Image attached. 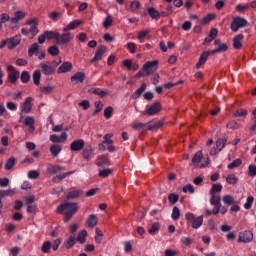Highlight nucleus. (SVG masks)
Returning a JSON list of instances; mask_svg holds the SVG:
<instances>
[{
  "label": "nucleus",
  "mask_w": 256,
  "mask_h": 256,
  "mask_svg": "<svg viewBox=\"0 0 256 256\" xmlns=\"http://www.w3.org/2000/svg\"><path fill=\"white\" fill-rule=\"evenodd\" d=\"M78 209H79V206L77 205V203L65 202L63 204H60L57 207L56 211H57V213H63V215H65L64 223H67V222H69V220H71L74 213H77Z\"/></svg>",
  "instance_id": "obj_1"
},
{
  "label": "nucleus",
  "mask_w": 256,
  "mask_h": 256,
  "mask_svg": "<svg viewBox=\"0 0 256 256\" xmlns=\"http://www.w3.org/2000/svg\"><path fill=\"white\" fill-rule=\"evenodd\" d=\"M223 191V185L221 184H213L212 188L210 189V205H217L219 204V200H221V196L217 193H221Z\"/></svg>",
  "instance_id": "obj_2"
},
{
  "label": "nucleus",
  "mask_w": 256,
  "mask_h": 256,
  "mask_svg": "<svg viewBox=\"0 0 256 256\" xmlns=\"http://www.w3.org/2000/svg\"><path fill=\"white\" fill-rule=\"evenodd\" d=\"M57 37H59V32L55 30H46L42 34L38 36L39 45H43L45 41H51V39H55L57 41Z\"/></svg>",
  "instance_id": "obj_3"
},
{
  "label": "nucleus",
  "mask_w": 256,
  "mask_h": 256,
  "mask_svg": "<svg viewBox=\"0 0 256 256\" xmlns=\"http://www.w3.org/2000/svg\"><path fill=\"white\" fill-rule=\"evenodd\" d=\"M247 19L236 16L232 19V22L230 24V29L233 31V33H237L239 29H243V27H247Z\"/></svg>",
  "instance_id": "obj_4"
},
{
  "label": "nucleus",
  "mask_w": 256,
  "mask_h": 256,
  "mask_svg": "<svg viewBox=\"0 0 256 256\" xmlns=\"http://www.w3.org/2000/svg\"><path fill=\"white\" fill-rule=\"evenodd\" d=\"M185 218L188 223H192V229H199V227L203 225V215L195 218V214L188 212L186 213Z\"/></svg>",
  "instance_id": "obj_5"
},
{
  "label": "nucleus",
  "mask_w": 256,
  "mask_h": 256,
  "mask_svg": "<svg viewBox=\"0 0 256 256\" xmlns=\"http://www.w3.org/2000/svg\"><path fill=\"white\" fill-rule=\"evenodd\" d=\"M38 67V71H40L42 75H46L47 77L55 75V67L51 65V62H41Z\"/></svg>",
  "instance_id": "obj_6"
},
{
  "label": "nucleus",
  "mask_w": 256,
  "mask_h": 256,
  "mask_svg": "<svg viewBox=\"0 0 256 256\" xmlns=\"http://www.w3.org/2000/svg\"><path fill=\"white\" fill-rule=\"evenodd\" d=\"M161 109V104L159 102H155L152 105H146L145 111H142L141 115H149V117H152L153 115H157Z\"/></svg>",
  "instance_id": "obj_7"
},
{
  "label": "nucleus",
  "mask_w": 256,
  "mask_h": 256,
  "mask_svg": "<svg viewBox=\"0 0 256 256\" xmlns=\"http://www.w3.org/2000/svg\"><path fill=\"white\" fill-rule=\"evenodd\" d=\"M238 243H251L253 241V231L244 230L238 234Z\"/></svg>",
  "instance_id": "obj_8"
},
{
  "label": "nucleus",
  "mask_w": 256,
  "mask_h": 256,
  "mask_svg": "<svg viewBox=\"0 0 256 256\" xmlns=\"http://www.w3.org/2000/svg\"><path fill=\"white\" fill-rule=\"evenodd\" d=\"M73 41V35L71 32H66L60 34L58 32V37L56 38V45H67V43H71Z\"/></svg>",
  "instance_id": "obj_9"
},
{
  "label": "nucleus",
  "mask_w": 256,
  "mask_h": 256,
  "mask_svg": "<svg viewBox=\"0 0 256 256\" xmlns=\"http://www.w3.org/2000/svg\"><path fill=\"white\" fill-rule=\"evenodd\" d=\"M214 45L216 48L214 50H210L211 55H217L218 53H225L229 46L225 43H221V39H216L214 41Z\"/></svg>",
  "instance_id": "obj_10"
},
{
  "label": "nucleus",
  "mask_w": 256,
  "mask_h": 256,
  "mask_svg": "<svg viewBox=\"0 0 256 256\" xmlns=\"http://www.w3.org/2000/svg\"><path fill=\"white\" fill-rule=\"evenodd\" d=\"M157 65H159V61H148L143 65V71L146 73V75H151L152 73H155L157 71Z\"/></svg>",
  "instance_id": "obj_11"
},
{
  "label": "nucleus",
  "mask_w": 256,
  "mask_h": 256,
  "mask_svg": "<svg viewBox=\"0 0 256 256\" xmlns=\"http://www.w3.org/2000/svg\"><path fill=\"white\" fill-rule=\"evenodd\" d=\"M20 109L22 113H31V111H33V97H27L21 104Z\"/></svg>",
  "instance_id": "obj_12"
},
{
  "label": "nucleus",
  "mask_w": 256,
  "mask_h": 256,
  "mask_svg": "<svg viewBox=\"0 0 256 256\" xmlns=\"http://www.w3.org/2000/svg\"><path fill=\"white\" fill-rule=\"evenodd\" d=\"M7 71L9 72L8 81L10 83H16L17 79H19V71H17V69H15V66L13 65H8Z\"/></svg>",
  "instance_id": "obj_13"
},
{
  "label": "nucleus",
  "mask_w": 256,
  "mask_h": 256,
  "mask_svg": "<svg viewBox=\"0 0 256 256\" xmlns=\"http://www.w3.org/2000/svg\"><path fill=\"white\" fill-rule=\"evenodd\" d=\"M25 17H27L25 11H16L14 12V15L10 17L9 21L12 25H17V23H21Z\"/></svg>",
  "instance_id": "obj_14"
},
{
  "label": "nucleus",
  "mask_w": 256,
  "mask_h": 256,
  "mask_svg": "<svg viewBox=\"0 0 256 256\" xmlns=\"http://www.w3.org/2000/svg\"><path fill=\"white\" fill-rule=\"evenodd\" d=\"M22 123L25 125V127H28L29 133H35V117L26 116Z\"/></svg>",
  "instance_id": "obj_15"
},
{
  "label": "nucleus",
  "mask_w": 256,
  "mask_h": 256,
  "mask_svg": "<svg viewBox=\"0 0 256 256\" xmlns=\"http://www.w3.org/2000/svg\"><path fill=\"white\" fill-rule=\"evenodd\" d=\"M84 147H85V140L83 139L74 140L70 144V151H73V152L83 151Z\"/></svg>",
  "instance_id": "obj_16"
},
{
  "label": "nucleus",
  "mask_w": 256,
  "mask_h": 256,
  "mask_svg": "<svg viewBox=\"0 0 256 256\" xmlns=\"http://www.w3.org/2000/svg\"><path fill=\"white\" fill-rule=\"evenodd\" d=\"M105 51H107L106 46H99L94 54V57L90 60V63H95V61H101V59H103V55H105Z\"/></svg>",
  "instance_id": "obj_17"
},
{
  "label": "nucleus",
  "mask_w": 256,
  "mask_h": 256,
  "mask_svg": "<svg viewBox=\"0 0 256 256\" xmlns=\"http://www.w3.org/2000/svg\"><path fill=\"white\" fill-rule=\"evenodd\" d=\"M71 71H73V64L69 61L62 63L57 69L59 75L63 73H71Z\"/></svg>",
  "instance_id": "obj_18"
},
{
  "label": "nucleus",
  "mask_w": 256,
  "mask_h": 256,
  "mask_svg": "<svg viewBox=\"0 0 256 256\" xmlns=\"http://www.w3.org/2000/svg\"><path fill=\"white\" fill-rule=\"evenodd\" d=\"M209 55H213L211 54V51H204L201 53L199 60L196 63V69H201V66L207 63V59H209Z\"/></svg>",
  "instance_id": "obj_19"
},
{
  "label": "nucleus",
  "mask_w": 256,
  "mask_h": 256,
  "mask_svg": "<svg viewBox=\"0 0 256 256\" xmlns=\"http://www.w3.org/2000/svg\"><path fill=\"white\" fill-rule=\"evenodd\" d=\"M51 143H65L67 141V133L63 132L60 136L57 134L50 135Z\"/></svg>",
  "instance_id": "obj_20"
},
{
  "label": "nucleus",
  "mask_w": 256,
  "mask_h": 256,
  "mask_svg": "<svg viewBox=\"0 0 256 256\" xmlns=\"http://www.w3.org/2000/svg\"><path fill=\"white\" fill-rule=\"evenodd\" d=\"M214 206L212 213L213 215H217L221 213L222 215H225L227 213V208L221 204V199L219 200L218 204H211Z\"/></svg>",
  "instance_id": "obj_21"
},
{
  "label": "nucleus",
  "mask_w": 256,
  "mask_h": 256,
  "mask_svg": "<svg viewBox=\"0 0 256 256\" xmlns=\"http://www.w3.org/2000/svg\"><path fill=\"white\" fill-rule=\"evenodd\" d=\"M8 44L7 47L8 49H15V47L19 46V44L21 43V36L16 35L10 39H7Z\"/></svg>",
  "instance_id": "obj_22"
},
{
  "label": "nucleus",
  "mask_w": 256,
  "mask_h": 256,
  "mask_svg": "<svg viewBox=\"0 0 256 256\" xmlns=\"http://www.w3.org/2000/svg\"><path fill=\"white\" fill-rule=\"evenodd\" d=\"M99 222V219L97 218V215L92 214L89 215L88 218L86 219V227L89 229H93V227L97 226V223Z\"/></svg>",
  "instance_id": "obj_23"
},
{
  "label": "nucleus",
  "mask_w": 256,
  "mask_h": 256,
  "mask_svg": "<svg viewBox=\"0 0 256 256\" xmlns=\"http://www.w3.org/2000/svg\"><path fill=\"white\" fill-rule=\"evenodd\" d=\"M163 127V121H158V122H147L146 123V131H157V129H161Z\"/></svg>",
  "instance_id": "obj_24"
},
{
  "label": "nucleus",
  "mask_w": 256,
  "mask_h": 256,
  "mask_svg": "<svg viewBox=\"0 0 256 256\" xmlns=\"http://www.w3.org/2000/svg\"><path fill=\"white\" fill-rule=\"evenodd\" d=\"M70 81L72 83H83V81H85V73L76 72L74 75L70 77Z\"/></svg>",
  "instance_id": "obj_25"
},
{
  "label": "nucleus",
  "mask_w": 256,
  "mask_h": 256,
  "mask_svg": "<svg viewBox=\"0 0 256 256\" xmlns=\"http://www.w3.org/2000/svg\"><path fill=\"white\" fill-rule=\"evenodd\" d=\"M243 39H245V36H243V34H238L233 38L234 49H241V47H243V44H241Z\"/></svg>",
  "instance_id": "obj_26"
},
{
  "label": "nucleus",
  "mask_w": 256,
  "mask_h": 256,
  "mask_svg": "<svg viewBox=\"0 0 256 256\" xmlns=\"http://www.w3.org/2000/svg\"><path fill=\"white\" fill-rule=\"evenodd\" d=\"M132 129H134V131H140V133H143V131H147V123L136 121L132 123Z\"/></svg>",
  "instance_id": "obj_27"
},
{
  "label": "nucleus",
  "mask_w": 256,
  "mask_h": 256,
  "mask_svg": "<svg viewBox=\"0 0 256 256\" xmlns=\"http://www.w3.org/2000/svg\"><path fill=\"white\" fill-rule=\"evenodd\" d=\"M81 25V21L79 20H73L70 22L66 27L63 28L64 33H67V31H73V29H77Z\"/></svg>",
  "instance_id": "obj_28"
},
{
  "label": "nucleus",
  "mask_w": 256,
  "mask_h": 256,
  "mask_svg": "<svg viewBox=\"0 0 256 256\" xmlns=\"http://www.w3.org/2000/svg\"><path fill=\"white\" fill-rule=\"evenodd\" d=\"M82 157L86 161H91V158L93 157V147L89 146L85 148L82 152Z\"/></svg>",
  "instance_id": "obj_29"
},
{
  "label": "nucleus",
  "mask_w": 256,
  "mask_h": 256,
  "mask_svg": "<svg viewBox=\"0 0 256 256\" xmlns=\"http://www.w3.org/2000/svg\"><path fill=\"white\" fill-rule=\"evenodd\" d=\"M61 151H62V148H61V145L59 144H54L50 146V153L52 157H59V153H61Z\"/></svg>",
  "instance_id": "obj_30"
},
{
  "label": "nucleus",
  "mask_w": 256,
  "mask_h": 256,
  "mask_svg": "<svg viewBox=\"0 0 256 256\" xmlns=\"http://www.w3.org/2000/svg\"><path fill=\"white\" fill-rule=\"evenodd\" d=\"M34 55H39V44L34 43L28 48V56L33 57Z\"/></svg>",
  "instance_id": "obj_31"
},
{
  "label": "nucleus",
  "mask_w": 256,
  "mask_h": 256,
  "mask_svg": "<svg viewBox=\"0 0 256 256\" xmlns=\"http://www.w3.org/2000/svg\"><path fill=\"white\" fill-rule=\"evenodd\" d=\"M145 89H147V84L142 83L141 86L132 94V99H139Z\"/></svg>",
  "instance_id": "obj_32"
},
{
  "label": "nucleus",
  "mask_w": 256,
  "mask_h": 256,
  "mask_svg": "<svg viewBox=\"0 0 256 256\" xmlns=\"http://www.w3.org/2000/svg\"><path fill=\"white\" fill-rule=\"evenodd\" d=\"M226 183H228V185H237L239 183V177L235 174H229L226 177Z\"/></svg>",
  "instance_id": "obj_33"
},
{
  "label": "nucleus",
  "mask_w": 256,
  "mask_h": 256,
  "mask_svg": "<svg viewBox=\"0 0 256 256\" xmlns=\"http://www.w3.org/2000/svg\"><path fill=\"white\" fill-rule=\"evenodd\" d=\"M76 238L75 236H69L65 241H64V247L66 249H71L75 243H76Z\"/></svg>",
  "instance_id": "obj_34"
},
{
  "label": "nucleus",
  "mask_w": 256,
  "mask_h": 256,
  "mask_svg": "<svg viewBox=\"0 0 256 256\" xmlns=\"http://www.w3.org/2000/svg\"><path fill=\"white\" fill-rule=\"evenodd\" d=\"M148 15L151 17V19H156V21L161 17V13L157 11L154 7L148 8Z\"/></svg>",
  "instance_id": "obj_35"
},
{
  "label": "nucleus",
  "mask_w": 256,
  "mask_h": 256,
  "mask_svg": "<svg viewBox=\"0 0 256 256\" xmlns=\"http://www.w3.org/2000/svg\"><path fill=\"white\" fill-rule=\"evenodd\" d=\"M202 159H203V152L202 151L196 152L192 158V165H199Z\"/></svg>",
  "instance_id": "obj_36"
},
{
  "label": "nucleus",
  "mask_w": 256,
  "mask_h": 256,
  "mask_svg": "<svg viewBox=\"0 0 256 256\" xmlns=\"http://www.w3.org/2000/svg\"><path fill=\"white\" fill-rule=\"evenodd\" d=\"M32 80L34 85H39L41 83V71L35 70L32 74Z\"/></svg>",
  "instance_id": "obj_37"
},
{
  "label": "nucleus",
  "mask_w": 256,
  "mask_h": 256,
  "mask_svg": "<svg viewBox=\"0 0 256 256\" xmlns=\"http://www.w3.org/2000/svg\"><path fill=\"white\" fill-rule=\"evenodd\" d=\"M65 167H61L59 165H52L48 167L47 172L51 173V175H55V173H59V171H63Z\"/></svg>",
  "instance_id": "obj_38"
},
{
  "label": "nucleus",
  "mask_w": 256,
  "mask_h": 256,
  "mask_svg": "<svg viewBox=\"0 0 256 256\" xmlns=\"http://www.w3.org/2000/svg\"><path fill=\"white\" fill-rule=\"evenodd\" d=\"M76 241H78V243H85V241H87V230H82L79 232Z\"/></svg>",
  "instance_id": "obj_39"
},
{
  "label": "nucleus",
  "mask_w": 256,
  "mask_h": 256,
  "mask_svg": "<svg viewBox=\"0 0 256 256\" xmlns=\"http://www.w3.org/2000/svg\"><path fill=\"white\" fill-rule=\"evenodd\" d=\"M97 165L98 167H103V165H109V158L105 155H101L97 159Z\"/></svg>",
  "instance_id": "obj_40"
},
{
  "label": "nucleus",
  "mask_w": 256,
  "mask_h": 256,
  "mask_svg": "<svg viewBox=\"0 0 256 256\" xmlns=\"http://www.w3.org/2000/svg\"><path fill=\"white\" fill-rule=\"evenodd\" d=\"M225 145H227V138H220L216 141V149L218 151H223Z\"/></svg>",
  "instance_id": "obj_41"
},
{
  "label": "nucleus",
  "mask_w": 256,
  "mask_h": 256,
  "mask_svg": "<svg viewBox=\"0 0 256 256\" xmlns=\"http://www.w3.org/2000/svg\"><path fill=\"white\" fill-rule=\"evenodd\" d=\"M12 195H15V189L0 190V199H3V197H12Z\"/></svg>",
  "instance_id": "obj_42"
},
{
  "label": "nucleus",
  "mask_w": 256,
  "mask_h": 256,
  "mask_svg": "<svg viewBox=\"0 0 256 256\" xmlns=\"http://www.w3.org/2000/svg\"><path fill=\"white\" fill-rule=\"evenodd\" d=\"M82 193H83V191H81V190L70 191L67 194V199H77V197H80Z\"/></svg>",
  "instance_id": "obj_43"
},
{
  "label": "nucleus",
  "mask_w": 256,
  "mask_h": 256,
  "mask_svg": "<svg viewBox=\"0 0 256 256\" xmlns=\"http://www.w3.org/2000/svg\"><path fill=\"white\" fill-rule=\"evenodd\" d=\"M171 217L173 221H177L181 217V211L177 206L173 207Z\"/></svg>",
  "instance_id": "obj_44"
},
{
  "label": "nucleus",
  "mask_w": 256,
  "mask_h": 256,
  "mask_svg": "<svg viewBox=\"0 0 256 256\" xmlns=\"http://www.w3.org/2000/svg\"><path fill=\"white\" fill-rule=\"evenodd\" d=\"M30 39H33L34 37H37L39 34V28L37 26H31L28 30Z\"/></svg>",
  "instance_id": "obj_45"
},
{
  "label": "nucleus",
  "mask_w": 256,
  "mask_h": 256,
  "mask_svg": "<svg viewBox=\"0 0 256 256\" xmlns=\"http://www.w3.org/2000/svg\"><path fill=\"white\" fill-rule=\"evenodd\" d=\"M111 25H113V17L111 15H108L104 18L103 27L105 29H108V27H111Z\"/></svg>",
  "instance_id": "obj_46"
},
{
  "label": "nucleus",
  "mask_w": 256,
  "mask_h": 256,
  "mask_svg": "<svg viewBox=\"0 0 256 256\" xmlns=\"http://www.w3.org/2000/svg\"><path fill=\"white\" fill-rule=\"evenodd\" d=\"M241 163H242L241 159L237 158L233 162L228 164L227 168L230 170L237 169V167H240Z\"/></svg>",
  "instance_id": "obj_47"
},
{
  "label": "nucleus",
  "mask_w": 256,
  "mask_h": 256,
  "mask_svg": "<svg viewBox=\"0 0 256 256\" xmlns=\"http://www.w3.org/2000/svg\"><path fill=\"white\" fill-rule=\"evenodd\" d=\"M159 222H154L151 227L148 230V233L150 235H155V233H157V231H159Z\"/></svg>",
  "instance_id": "obj_48"
},
{
  "label": "nucleus",
  "mask_w": 256,
  "mask_h": 256,
  "mask_svg": "<svg viewBox=\"0 0 256 256\" xmlns=\"http://www.w3.org/2000/svg\"><path fill=\"white\" fill-rule=\"evenodd\" d=\"M168 201H169L170 205H175V203H177V201H179V195H177L175 193L169 194Z\"/></svg>",
  "instance_id": "obj_49"
},
{
  "label": "nucleus",
  "mask_w": 256,
  "mask_h": 256,
  "mask_svg": "<svg viewBox=\"0 0 256 256\" xmlns=\"http://www.w3.org/2000/svg\"><path fill=\"white\" fill-rule=\"evenodd\" d=\"M92 93H93L94 95H97L98 97H105V96L108 95V92L105 91V90H103V89H101V88H95V89L92 91Z\"/></svg>",
  "instance_id": "obj_50"
},
{
  "label": "nucleus",
  "mask_w": 256,
  "mask_h": 256,
  "mask_svg": "<svg viewBox=\"0 0 256 256\" xmlns=\"http://www.w3.org/2000/svg\"><path fill=\"white\" fill-rule=\"evenodd\" d=\"M20 79L22 83H29V79H31V75H29L28 71H23L20 75Z\"/></svg>",
  "instance_id": "obj_51"
},
{
  "label": "nucleus",
  "mask_w": 256,
  "mask_h": 256,
  "mask_svg": "<svg viewBox=\"0 0 256 256\" xmlns=\"http://www.w3.org/2000/svg\"><path fill=\"white\" fill-rule=\"evenodd\" d=\"M49 55H52V57H57L59 55V47L57 46H51L48 48Z\"/></svg>",
  "instance_id": "obj_52"
},
{
  "label": "nucleus",
  "mask_w": 256,
  "mask_h": 256,
  "mask_svg": "<svg viewBox=\"0 0 256 256\" xmlns=\"http://www.w3.org/2000/svg\"><path fill=\"white\" fill-rule=\"evenodd\" d=\"M111 173H113V170L109 169V168H105V169H101L99 170V177H109V175H111Z\"/></svg>",
  "instance_id": "obj_53"
},
{
  "label": "nucleus",
  "mask_w": 256,
  "mask_h": 256,
  "mask_svg": "<svg viewBox=\"0 0 256 256\" xmlns=\"http://www.w3.org/2000/svg\"><path fill=\"white\" fill-rule=\"evenodd\" d=\"M15 167V158H9L5 164V170L9 171Z\"/></svg>",
  "instance_id": "obj_54"
},
{
  "label": "nucleus",
  "mask_w": 256,
  "mask_h": 256,
  "mask_svg": "<svg viewBox=\"0 0 256 256\" xmlns=\"http://www.w3.org/2000/svg\"><path fill=\"white\" fill-rule=\"evenodd\" d=\"M42 253H49L51 251V242L45 241L41 246Z\"/></svg>",
  "instance_id": "obj_55"
},
{
  "label": "nucleus",
  "mask_w": 256,
  "mask_h": 256,
  "mask_svg": "<svg viewBox=\"0 0 256 256\" xmlns=\"http://www.w3.org/2000/svg\"><path fill=\"white\" fill-rule=\"evenodd\" d=\"M104 117L105 119H111L113 117V108L111 106L104 109Z\"/></svg>",
  "instance_id": "obj_56"
},
{
  "label": "nucleus",
  "mask_w": 256,
  "mask_h": 256,
  "mask_svg": "<svg viewBox=\"0 0 256 256\" xmlns=\"http://www.w3.org/2000/svg\"><path fill=\"white\" fill-rule=\"evenodd\" d=\"M141 8V3H139V1L134 0L131 2L130 4V10L132 11V13H135V11H137V9Z\"/></svg>",
  "instance_id": "obj_57"
},
{
  "label": "nucleus",
  "mask_w": 256,
  "mask_h": 256,
  "mask_svg": "<svg viewBox=\"0 0 256 256\" xmlns=\"http://www.w3.org/2000/svg\"><path fill=\"white\" fill-rule=\"evenodd\" d=\"M222 201L227 206H229V205L233 204V201H235V199L231 195H225V196L222 197Z\"/></svg>",
  "instance_id": "obj_58"
},
{
  "label": "nucleus",
  "mask_w": 256,
  "mask_h": 256,
  "mask_svg": "<svg viewBox=\"0 0 256 256\" xmlns=\"http://www.w3.org/2000/svg\"><path fill=\"white\" fill-rule=\"evenodd\" d=\"M253 201H255V198L253 196H248L244 204V209H251Z\"/></svg>",
  "instance_id": "obj_59"
},
{
  "label": "nucleus",
  "mask_w": 256,
  "mask_h": 256,
  "mask_svg": "<svg viewBox=\"0 0 256 256\" xmlns=\"http://www.w3.org/2000/svg\"><path fill=\"white\" fill-rule=\"evenodd\" d=\"M235 9L239 13H243V12L247 11V9H249V4H238V5H236Z\"/></svg>",
  "instance_id": "obj_60"
},
{
  "label": "nucleus",
  "mask_w": 256,
  "mask_h": 256,
  "mask_svg": "<svg viewBox=\"0 0 256 256\" xmlns=\"http://www.w3.org/2000/svg\"><path fill=\"white\" fill-rule=\"evenodd\" d=\"M94 105L96 110L94 111L93 115H97V113H101V111H103V103L101 101H96Z\"/></svg>",
  "instance_id": "obj_61"
},
{
  "label": "nucleus",
  "mask_w": 256,
  "mask_h": 256,
  "mask_svg": "<svg viewBox=\"0 0 256 256\" xmlns=\"http://www.w3.org/2000/svg\"><path fill=\"white\" fill-rule=\"evenodd\" d=\"M111 137H113V133H108L106 135H104V143L106 145H113V140L111 139Z\"/></svg>",
  "instance_id": "obj_62"
},
{
  "label": "nucleus",
  "mask_w": 256,
  "mask_h": 256,
  "mask_svg": "<svg viewBox=\"0 0 256 256\" xmlns=\"http://www.w3.org/2000/svg\"><path fill=\"white\" fill-rule=\"evenodd\" d=\"M39 178V172L37 170H30L28 172V179H38Z\"/></svg>",
  "instance_id": "obj_63"
},
{
  "label": "nucleus",
  "mask_w": 256,
  "mask_h": 256,
  "mask_svg": "<svg viewBox=\"0 0 256 256\" xmlns=\"http://www.w3.org/2000/svg\"><path fill=\"white\" fill-rule=\"evenodd\" d=\"M248 175L250 177H255L256 176V166L255 165H249L248 167Z\"/></svg>",
  "instance_id": "obj_64"
}]
</instances>
